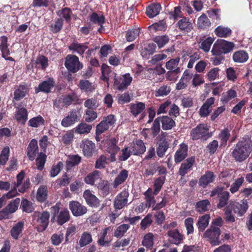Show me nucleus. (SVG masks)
Here are the masks:
<instances>
[{
  "instance_id": "obj_1",
  "label": "nucleus",
  "mask_w": 252,
  "mask_h": 252,
  "mask_svg": "<svg viewBox=\"0 0 252 252\" xmlns=\"http://www.w3.org/2000/svg\"><path fill=\"white\" fill-rule=\"evenodd\" d=\"M252 141L248 136H245L236 144L232 154L234 158H248L252 151Z\"/></svg>"
},
{
  "instance_id": "obj_2",
  "label": "nucleus",
  "mask_w": 252,
  "mask_h": 252,
  "mask_svg": "<svg viewBox=\"0 0 252 252\" xmlns=\"http://www.w3.org/2000/svg\"><path fill=\"white\" fill-rule=\"evenodd\" d=\"M234 44L224 39H218L214 44L211 52L215 56H223L233 50Z\"/></svg>"
},
{
  "instance_id": "obj_3",
  "label": "nucleus",
  "mask_w": 252,
  "mask_h": 252,
  "mask_svg": "<svg viewBox=\"0 0 252 252\" xmlns=\"http://www.w3.org/2000/svg\"><path fill=\"white\" fill-rule=\"evenodd\" d=\"M210 126L204 124H200L196 127L193 128L190 131V136L193 140L202 139L206 140L212 136L211 132H209Z\"/></svg>"
},
{
  "instance_id": "obj_4",
  "label": "nucleus",
  "mask_w": 252,
  "mask_h": 252,
  "mask_svg": "<svg viewBox=\"0 0 252 252\" xmlns=\"http://www.w3.org/2000/svg\"><path fill=\"white\" fill-rule=\"evenodd\" d=\"M51 212L53 214V219H54L59 225H63L70 219L69 211L66 209H63L60 211V204L57 203L51 208Z\"/></svg>"
},
{
  "instance_id": "obj_5",
  "label": "nucleus",
  "mask_w": 252,
  "mask_h": 252,
  "mask_svg": "<svg viewBox=\"0 0 252 252\" xmlns=\"http://www.w3.org/2000/svg\"><path fill=\"white\" fill-rule=\"evenodd\" d=\"M220 230L219 227L215 225H211L203 233V238L209 241L213 246L219 245L221 243L219 237Z\"/></svg>"
},
{
  "instance_id": "obj_6",
  "label": "nucleus",
  "mask_w": 252,
  "mask_h": 252,
  "mask_svg": "<svg viewBox=\"0 0 252 252\" xmlns=\"http://www.w3.org/2000/svg\"><path fill=\"white\" fill-rule=\"evenodd\" d=\"M64 65L68 71L72 73H76L83 67V64L79 62V58L73 55H68L66 57Z\"/></svg>"
},
{
  "instance_id": "obj_7",
  "label": "nucleus",
  "mask_w": 252,
  "mask_h": 252,
  "mask_svg": "<svg viewBox=\"0 0 252 252\" xmlns=\"http://www.w3.org/2000/svg\"><path fill=\"white\" fill-rule=\"evenodd\" d=\"M50 215L49 212L45 211L42 212H35L33 217L36 223L39 225L38 227V231H43L47 227Z\"/></svg>"
},
{
  "instance_id": "obj_8",
  "label": "nucleus",
  "mask_w": 252,
  "mask_h": 252,
  "mask_svg": "<svg viewBox=\"0 0 252 252\" xmlns=\"http://www.w3.org/2000/svg\"><path fill=\"white\" fill-rule=\"evenodd\" d=\"M132 81V78L129 73H126L122 77H117L115 74L114 85L119 91H123L127 89Z\"/></svg>"
},
{
  "instance_id": "obj_9",
  "label": "nucleus",
  "mask_w": 252,
  "mask_h": 252,
  "mask_svg": "<svg viewBox=\"0 0 252 252\" xmlns=\"http://www.w3.org/2000/svg\"><path fill=\"white\" fill-rule=\"evenodd\" d=\"M234 213L238 216H243L247 212L249 208L248 202L247 199H242L239 202H231L228 205Z\"/></svg>"
},
{
  "instance_id": "obj_10",
  "label": "nucleus",
  "mask_w": 252,
  "mask_h": 252,
  "mask_svg": "<svg viewBox=\"0 0 252 252\" xmlns=\"http://www.w3.org/2000/svg\"><path fill=\"white\" fill-rule=\"evenodd\" d=\"M129 193L128 189H124L119 193L114 200V207L115 209L121 210L128 204Z\"/></svg>"
},
{
  "instance_id": "obj_11",
  "label": "nucleus",
  "mask_w": 252,
  "mask_h": 252,
  "mask_svg": "<svg viewBox=\"0 0 252 252\" xmlns=\"http://www.w3.org/2000/svg\"><path fill=\"white\" fill-rule=\"evenodd\" d=\"M114 115L110 114L107 117H104L96 126V133L97 134H102L108 129L109 127L112 126L115 122Z\"/></svg>"
},
{
  "instance_id": "obj_12",
  "label": "nucleus",
  "mask_w": 252,
  "mask_h": 252,
  "mask_svg": "<svg viewBox=\"0 0 252 252\" xmlns=\"http://www.w3.org/2000/svg\"><path fill=\"white\" fill-rule=\"evenodd\" d=\"M80 147L82 149L84 155L86 157L95 156L97 151L95 144L88 139L83 140Z\"/></svg>"
},
{
  "instance_id": "obj_13",
  "label": "nucleus",
  "mask_w": 252,
  "mask_h": 252,
  "mask_svg": "<svg viewBox=\"0 0 252 252\" xmlns=\"http://www.w3.org/2000/svg\"><path fill=\"white\" fill-rule=\"evenodd\" d=\"M20 201L19 198H16L11 201L5 208L0 212V219H7L9 214L15 212L18 209Z\"/></svg>"
},
{
  "instance_id": "obj_14",
  "label": "nucleus",
  "mask_w": 252,
  "mask_h": 252,
  "mask_svg": "<svg viewBox=\"0 0 252 252\" xmlns=\"http://www.w3.org/2000/svg\"><path fill=\"white\" fill-rule=\"evenodd\" d=\"M56 85V82L53 78L48 77L47 80L40 83L37 87L35 88V93H38L40 92L45 93H49L51 92V89L54 88Z\"/></svg>"
},
{
  "instance_id": "obj_15",
  "label": "nucleus",
  "mask_w": 252,
  "mask_h": 252,
  "mask_svg": "<svg viewBox=\"0 0 252 252\" xmlns=\"http://www.w3.org/2000/svg\"><path fill=\"white\" fill-rule=\"evenodd\" d=\"M79 121V111L76 109H72L66 116L63 118L61 122V125L63 127H68Z\"/></svg>"
},
{
  "instance_id": "obj_16",
  "label": "nucleus",
  "mask_w": 252,
  "mask_h": 252,
  "mask_svg": "<svg viewBox=\"0 0 252 252\" xmlns=\"http://www.w3.org/2000/svg\"><path fill=\"white\" fill-rule=\"evenodd\" d=\"M69 208L73 215L75 217L83 216L87 212V208L78 201H70Z\"/></svg>"
},
{
  "instance_id": "obj_17",
  "label": "nucleus",
  "mask_w": 252,
  "mask_h": 252,
  "mask_svg": "<svg viewBox=\"0 0 252 252\" xmlns=\"http://www.w3.org/2000/svg\"><path fill=\"white\" fill-rule=\"evenodd\" d=\"M215 178L216 176L212 171H207L199 179V186L205 188L209 184L213 183Z\"/></svg>"
},
{
  "instance_id": "obj_18",
  "label": "nucleus",
  "mask_w": 252,
  "mask_h": 252,
  "mask_svg": "<svg viewBox=\"0 0 252 252\" xmlns=\"http://www.w3.org/2000/svg\"><path fill=\"white\" fill-rule=\"evenodd\" d=\"M27 156L28 158L39 157L40 152L38 146V142L35 139H32L27 147Z\"/></svg>"
},
{
  "instance_id": "obj_19",
  "label": "nucleus",
  "mask_w": 252,
  "mask_h": 252,
  "mask_svg": "<svg viewBox=\"0 0 252 252\" xmlns=\"http://www.w3.org/2000/svg\"><path fill=\"white\" fill-rule=\"evenodd\" d=\"M215 98H208L199 109V115L201 117L208 116L212 111V105L214 103Z\"/></svg>"
},
{
  "instance_id": "obj_20",
  "label": "nucleus",
  "mask_w": 252,
  "mask_h": 252,
  "mask_svg": "<svg viewBox=\"0 0 252 252\" xmlns=\"http://www.w3.org/2000/svg\"><path fill=\"white\" fill-rule=\"evenodd\" d=\"M167 236L169 237L170 242L175 245H179L183 239V235L180 233L177 229L169 230L167 232Z\"/></svg>"
},
{
  "instance_id": "obj_21",
  "label": "nucleus",
  "mask_w": 252,
  "mask_h": 252,
  "mask_svg": "<svg viewBox=\"0 0 252 252\" xmlns=\"http://www.w3.org/2000/svg\"><path fill=\"white\" fill-rule=\"evenodd\" d=\"M88 42L81 44L78 42H72L68 47L69 50L73 53L76 52L80 56H82L86 49L88 48Z\"/></svg>"
},
{
  "instance_id": "obj_22",
  "label": "nucleus",
  "mask_w": 252,
  "mask_h": 252,
  "mask_svg": "<svg viewBox=\"0 0 252 252\" xmlns=\"http://www.w3.org/2000/svg\"><path fill=\"white\" fill-rule=\"evenodd\" d=\"M28 91V86L25 83L20 84L14 92V99L16 101L20 100L26 96Z\"/></svg>"
},
{
  "instance_id": "obj_23",
  "label": "nucleus",
  "mask_w": 252,
  "mask_h": 252,
  "mask_svg": "<svg viewBox=\"0 0 252 252\" xmlns=\"http://www.w3.org/2000/svg\"><path fill=\"white\" fill-rule=\"evenodd\" d=\"M83 197L86 203L90 206L96 207L98 206L99 201L98 198L92 193L90 190H86L83 193Z\"/></svg>"
},
{
  "instance_id": "obj_24",
  "label": "nucleus",
  "mask_w": 252,
  "mask_h": 252,
  "mask_svg": "<svg viewBox=\"0 0 252 252\" xmlns=\"http://www.w3.org/2000/svg\"><path fill=\"white\" fill-rule=\"evenodd\" d=\"M118 140L113 137L108 142L107 152L110 154V158H115L116 155L120 150V148L117 145Z\"/></svg>"
},
{
  "instance_id": "obj_25",
  "label": "nucleus",
  "mask_w": 252,
  "mask_h": 252,
  "mask_svg": "<svg viewBox=\"0 0 252 252\" xmlns=\"http://www.w3.org/2000/svg\"><path fill=\"white\" fill-rule=\"evenodd\" d=\"M177 27L181 31L186 32H189L193 28L192 23L189 21V19L185 17H183L182 19L178 21L177 23Z\"/></svg>"
},
{
  "instance_id": "obj_26",
  "label": "nucleus",
  "mask_w": 252,
  "mask_h": 252,
  "mask_svg": "<svg viewBox=\"0 0 252 252\" xmlns=\"http://www.w3.org/2000/svg\"><path fill=\"white\" fill-rule=\"evenodd\" d=\"M28 112L24 107H21L17 109L15 118L17 122L25 125L28 120Z\"/></svg>"
},
{
  "instance_id": "obj_27",
  "label": "nucleus",
  "mask_w": 252,
  "mask_h": 252,
  "mask_svg": "<svg viewBox=\"0 0 252 252\" xmlns=\"http://www.w3.org/2000/svg\"><path fill=\"white\" fill-rule=\"evenodd\" d=\"M131 149L132 155L139 156L145 151L146 147L141 140H138L135 143H133Z\"/></svg>"
},
{
  "instance_id": "obj_28",
  "label": "nucleus",
  "mask_w": 252,
  "mask_h": 252,
  "mask_svg": "<svg viewBox=\"0 0 252 252\" xmlns=\"http://www.w3.org/2000/svg\"><path fill=\"white\" fill-rule=\"evenodd\" d=\"M48 137L47 135L43 136L39 140V145L40 148L39 157L37 158H47L46 155L47 147L50 145Z\"/></svg>"
},
{
  "instance_id": "obj_29",
  "label": "nucleus",
  "mask_w": 252,
  "mask_h": 252,
  "mask_svg": "<svg viewBox=\"0 0 252 252\" xmlns=\"http://www.w3.org/2000/svg\"><path fill=\"white\" fill-rule=\"evenodd\" d=\"M157 45L155 43H149L143 48L141 51V55L143 58L148 59L156 52Z\"/></svg>"
},
{
  "instance_id": "obj_30",
  "label": "nucleus",
  "mask_w": 252,
  "mask_h": 252,
  "mask_svg": "<svg viewBox=\"0 0 252 252\" xmlns=\"http://www.w3.org/2000/svg\"><path fill=\"white\" fill-rule=\"evenodd\" d=\"M161 9V5L158 3H152L147 7L146 15L150 18L158 15Z\"/></svg>"
},
{
  "instance_id": "obj_31",
  "label": "nucleus",
  "mask_w": 252,
  "mask_h": 252,
  "mask_svg": "<svg viewBox=\"0 0 252 252\" xmlns=\"http://www.w3.org/2000/svg\"><path fill=\"white\" fill-rule=\"evenodd\" d=\"M0 50L1 52V56L2 58H5L6 57H7L10 54L7 43L8 38L6 36L3 35L0 37Z\"/></svg>"
},
{
  "instance_id": "obj_32",
  "label": "nucleus",
  "mask_w": 252,
  "mask_h": 252,
  "mask_svg": "<svg viewBox=\"0 0 252 252\" xmlns=\"http://www.w3.org/2000/svg\"><path fill=\"white\" fill-rule=\"evenodd\" d=\"M215 38L211 36H209L205 39H200L198 42L199 48L205 53L208 52Z\"/></svg>"
},
{
  "instance_id": "obj_33",
  "label": "nucleus",
  "mask_w": 252,
  "mask_h": 252,
  "mask_svg": "<svg viewBox=\"0 0 252 252\" xmlns=\"http://www.w3.org/2000/svg\"><path fill=\"white\" fill-rule=\"evenodd\" d=\"M248 59V54L244 50L236 51L233 55V60L235 63H244L247 61Z\"/></svg>"
},
{
  "instance_id": "obj_34",
  "label": "nucleus",
  "mask_w": 252,
  "mask_h": 252,
  "mask_svg": "<svg viewBox=\"0 0 252 252\" xmlns=\"http://www.w3.org/2000/svg\"><path fill=\"white\" fill-rule=\"evenodd\" d=\"M215 33L220 37H227L230 36L232 34L231 30L228 28L222 26H219L215 30Z\"/></svg>"
},
{
  "instance_id": "obj_35",
  "label": "nucleus",
  "mask_w": 252,
  "mask_h": 252,
  "mask_svg": "<svg viewBox=\"0 0 252 252\" xmlns=\"http://www.w3.org/2000/svg\"><path fill=\"white\" fill-rule=\"evenodd\" d=\"M158 118H160L161 126L163 130H169L175 126V122L172 118L166 116L158 117Z\"/></svg>"
},
{
  "instance_id": "obj_36",
  "label": "nucleus",
  "mask_w": 252,
  "mask_h": 252,
  "mask_svg": "<svg viewBox=\"0 0 252 252\" xmlns=\"http://www.w3.org/2000/svg\"><path fill=\"white\" fill-rule=\"evenodd\" d=\"M145 198L146 200V206L150 208L151 206H153L156 203L155 199L154 191L152 189L149 188L144 193Z\"/></svg>"
},
{
  "instance_id": "obj_37",
  "label": "nucleus",
  "mask_w": 252,
  "mask_h": 252,
  "mask_svg": "<svg viewBox=\"0 0 252 252\" xmlns=\"http://www.w3.org/2000/svg\"><path fill=\"white\" fill-rule=\"evenodd\" d=\"M35 64L36 68L45 70L49 65L48 58L44 55H39L35 60Z\"/></svg>"
},
{
  "instance_id": "obj_38",
  "label": "nucleus",
  "mask_w": 252,
  "mask_h": 252,
  "mask_svg": "<svg viewBox=\"0 0 252 252\" xmlns=\"http://www.w3.org/2000/svg\"><path fill=\"white\" fill-rule=\"evenodd\" d=\"M145 105L144 103L138 102L137 103H131L130 105V111L133 115L137 116L145 109Z\"/></svg>"
},
{
  "instance_id": "obj_39",
  "label": "nucleus",
  "mask_w": 252,
  "mask_h": 252,
  "mask_svg": "<svg viewBox=\"0 0 252 252\" xmlns=\"http://www.w3.org/2000/svg\"><path fill=\"white\" fill-rule=\"evenodd\" d=\"M230 130L227 128L222 129L219 134V138L220 140V147H225L227 145V142L230 136Z\"/></svg>"
},
{
  "instance_id": "obj_40",
  "label": "nucleus",
  "mask_w": 252,
  "mask_h": 252,
  "mask_svg": "<svg viewBox=\"0 0 252 252\" xmlns=\"http://www.w3.org/2000/svg\"><path fill=\"white\" fill-rule=\"evenodd\" d=\"M28 126L37 128L45 125V120L40 115L31 119L28 123Z\"/></svg>"
},
{
  "instance_id": "obj_41",
  "label": "nucleus",
  "mask_w": 252,
  "mask_h": 252,
  "mask_svg": "<svg viewBox=\"0 0 252 252\" xmlns=\"http://www.w3.org/2000/svg\"><path fill=\"white\" fill-rule=\"evenodd\" d=\"M84 105L87 109L95 110L99 106L100 104L98 98L94 97L87 99Z\"/></svg>"
},
{
  "instance_id": "obj_42",
  "label": "nucleus",
  "mask_w": 252,
  "mask_h": 252,
  "mask_svg": "<svg viewBox=\"0 0 252 252\" xmlns=\"http://www.w3.org/2000/svg\"><path fill=\"white\" fill-rule=\"evenodd\" d=\"M100 178V172L99 171L95 170L89 173L84 179L85 183L87 184L93 185L95 182Z\"/></svg>"
},
{
  "instance_id": "obj_43",
  "label": "nucleus",
  "mask_w": 252,
  "mask_h": 252,
  "mask_svg": "<svg viewBox=\"0 0 252 252\" xmlns=\"http://www.w3.org/2000/svg\"><path fill=\"white\" fill-rule=\"evenodd\" d=\"M24 222L23 221H19L12 228L10 233L12 237L17 240L18 239L20 234L22 233Z\"/></svg>"
},
{
  "instance_id": "obj_44",
  "label": "nucleus",
  "mask_w": 252,
  "mask_h": 252,
  "mask_svg": "<svg viewBox=\"0 0 252 252\" xmlns=\"http://www.w3.org/2000/svg\"><path fill=\"white\" fill-rule=\"evenodd\" d=\"M211 26V22L207 15L202 14L198 19L197 26L198 29L205 30Z\"/></svg>"
},
{
  "instance_id": "obj_45",
  "label": "nucleus",
  "mask_w": 252,
  "mask_h": 252,
  "mask_svg": "<svg viewBox=\"0 0 252 252\" xmlns=\"http://www.w3.org/2000/svg\"><path fill=\"white\" fill-rule=\"evenodd\" d=\"M89 19L93 23L96 24L103 28V24L105 23V17L103 15L99 16L97 13L94 12L89 16Z\"/></svg>"
},
{
  "instance_id": "obj_46",
  "label": "nucleus",
  "mask_w": 252,
  "mask_h": 252,
  "mask_svg": "<svg viewBox=\"0 0 252 252\" xmlns=\"http://www.w3.org/2000/svg\"><path fill=\"white\" fill-rule=\"evenodd\" d=\"M210 216L205 214L200 217L198 220L197 226L199 231H203L208 226L209 222Z\"/></svg>"
},
{
  "instance_id": "obj_47",
  "label": "nucleus",
  "mask_w": 252,
  "mask_h": 252,
  "mask_svg": "<svg viewBox=\"0 0 252 252\" xmlns=\"http://www.w3.org/2000/svg\"><path fill=\"white\" fill-rule=\"evenodd\" d=\"M194 163V158H188L187 162L182 163L179 171L180 175L184 176L186 174L188 170L192 166Z\"/></svg>"
},
{
  "instance_id": "obj_48",
  "label": "nucleus",
  "mask_w": 252,
  "mask_h": 252,
  "mask_svg": "<svg viewBox=\"0 0 252 252\" xmlns=\"http://www.w3.org/2000/svg\"><path fill=\"white\" fill-rule=\"evenodd\" d=\"M127 171L125 169L122 170L115 179L113 185L114 188H116L119 185L124 183L127 179Z\"/></svg>"
},
{
  "instance_id": "obj_49",
  "label": "nucleus",
  "mask_w": 252,
  "mask_h": 252,
  "mask_svg": "<svg viewBox=\"0 0 252 252\" xmlns=\"http://www.w3.org/2000/svg\"><path fill=\"white\" fill-rule=\"evenodd\" d=\"M47 187L46 186H40L37 191L36 199L41 202L45 201L47 198Z\"/></svg>"
},
{
  "instance_id": "obj_50",
  "label": "nucleus",
  "mask_w": 252,
  "mask_h": 252,
  "mask_svg": "<svg viewBox=\"0 0 252 252\" xmlns=\"http://www.w3.org/2000/svg\"><path fill=\"white\" fill-rule=\"evenodd\" d=\"M93 241L92 235L90 233L85 232L80 237L79 244L80 247H83L90 244Z\"/></svg>"
},
{
  "instance_id": "obj_51",
  "label": "nucleus",
  "mask_w": 252,
  "mask_h": 252,
  "mask_svg": "<svg viewBox=\"0 0 252 252\" xmlns=\"http://www.w3.org/2000/svg\"><path fill=\"white\" fill-rule=\"evenodd\" d=\"M139 33L140 29L139 28L128 30L126 34V41L128 42L134 41L139 35Z\"/></svg>"
},
{
  "instance_id": "obj_52",
  "label": "nucleus",
  "mask_w": 252,
  "mask_h": 252,
  "mask_svg": "<svg viewBox=\"0 0 252 252\" xmlns=\"http://www.w3.org/2000/svg\"><path fill=\"white\" fill-rule=\"evenodd\" d=\"M97 118V113L94 110L86 109L84 115V119L87 123H91Z\"/></svg>"
},
{
  "instance_id": "obj_53",
  "label": "nucleus",
  "mask_w": 252,
  "mask_h": 252,
  "mask_svg": "<svg viewBox=\"0 0 252 252\" xmlns=\"http://www.w3.org/2000/svg\"><path fill=\"white\" fill-rule=\"evenodd\" d=\"M236 92L233 89H230L226 92L222 94L221 101L223 103H226L232 98L236 97Z\"/></svg>"
},
{
  "instance_id": "obj_54",
  "label": "nucleus",
  "mask_w": 252,
  "mask_h": 252,
  "mask_svg": "<svg viewBox=\"0 0 252 252\" xmlns=\"http://www.w3.org/2000/svg\"><path fill=\"white\" fill-rule=\"evenodd\" d=\"M63 103L64 106H68L71 104L76 103L77 101V96L74 93L69 94L63 96Z\"/></svg>"
},
{
  "instance_id": "obj_55",
  "label": "nucleus",
  "mask_w": 252,
  "mask_h": 252,
  "mask_svg": "<svg viewBox=\"0 0 252 252\" xmlns=\"http://www.w3.org/2000/svg\"><path fill=\"white\" fill-rule=\"evenodd\" d=\"M188 145L183 143L180 145L178 150L176 151L175 158H186L188 155Z\"/></svg>"
},
{
  "instance_id": "obj_56",
  "label": "nucleus",
  "mask_w": 252,
  "mask_h": 252,
  "mask_svg": "<svg viewBox=\"0 0 252 252\" xmlns=\"http://www.w3.org/2000/svg\"><path fill=\"white\" fill-rule=\"evenodd\" d=\"M153 41L157 44L159 48H161L169 42V38L166 35L156 36L153 38Z\"/></svg>"
},
{
  "instance_id": "obj_57",
  "label": "nucleus",
  "mask_w": 252,
  "mask_h": 252,
  "mask_svg": "<svg viewBox=\"0 0 252 252\" xmlns=\"http://www.w3.org/2000/svg\"><path fill=\"white\" fill-rule=\"evenodd\" d=\"M169 146L168 142L163 140L160 142L157 148V154L159 158L162 157L165 154V152L168 149Z\"/></svg>"
},
{
  "instance_id": "obj_58",
  "label": "nucleus",
  "mask_w": 252,
  "mask_h": 252,
  "mask_svg": "<svg viewBox=\"0 0 252 252\" xmlns=\"http://www.w3.org/2000/svg\"><path fill=\"white\" fill-rule=\"evenodd\" d=\"M92 126L85 123H81L76 127V131L79 134H85L90 132Z\"/></svg>"
},
{
  "instance_id": "obj_59",
  "label": "nucleus",
  "mask_w": 252,
  "mask_h": 252,
  "mask_svg": "<svg viewBox=\"0 0 252 252\" xmlns=\"http://www.w3.org/2000/svg\"><path fill=\"white\" fill-rule=\"evenodd\" d=\"M63 22L62 18H58L54 24L50 26V31L54 33H57L60 32L63 28Z\"/></svg>"
},
{
  "instance_id": "obj_60",
  "label": "nucleus",
  "mask_w": 252,
  "mask_h": 252,
  "mask_svg": "<svg viewBox=\"0 0 252 252\" xmlns=\"http://www.w3.org/2000/svg\"><path fill=\"white\" fill-rule=\"evenodd\" d=\"M171 92V88L170 86L166 85L160 86L159 88L155 91V95L157 97L163 96L167 95Z\"/></svg>"
},
{
  "instance_id": "obj_61",
  "label": "nucleus",
  "mask_w": 252,
  "mask_h": 252,
  "mask_svg": "<svg viewBox=\"0 0 252 252\" xmlns=\"http://www.w3.org/2000/svg\"><path fill=\"white\" fill-rule=\"evenodd\" d=\"M71 14L72 11L68 7H64L57 12V14L59 16L62 15L67 22L70 21Z\"/></svg>"
},
{
  "instance_id": "obj_62",
  "label": "nucleus",
  "mask_w": 252,
  "mask_h": 252,
  "mask_svg": "<svg viewBox=\"0 0 252 252\" xmlns=\"http://www.w3.org/2000/svg\"><path fill=\"white\" fill-rule=\"evenodd\" d=\"M165 176L160 177L157 178L154 182V193L155 195H157L160 190L162 185L165 182Z\"/></svg>"
},
{
  "instance_id": "obj_63",
  "label": "nucleus",
  "mask_w": 252,
  "mask_h": 252,
  "mask_svg": "<svg viewBox=\"0 0 252 252\" xmlns=\"http://www.w3.org/2000/svg\"><path fill=\"white\" fill-rule=\"evenodd\" d=\"M154 235L152 233H148L146 234L142 241V245L148 248H151L154 244Z\"/></svg>"
},
{
  "instance_id": "obj_64",
  "label": "nucleus",
  "mask_w": 252,
  "mask_h": 252,
  "mask_svg": "<svg viewBox=\"0 0 252 252\" xmlns=\"http://www.w3.org/2000/svg\"><path fill=\"white\" fill-rule=\"evenodd\" d=\"M129 228V226L127 224H123L117 227L114 232V236L117 237H122L126 232Z\"/></svg>"
}]
</instances>
